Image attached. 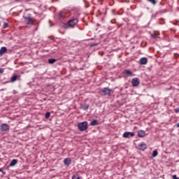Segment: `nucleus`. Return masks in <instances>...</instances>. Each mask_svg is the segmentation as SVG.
<instances>
[{
  "label": "nucleus",
  "instance_id": "obj_1",
  "mask_svg": "<svg viewBox=\"0 0 179 179\" xmlns=\"http://www.w3.org/2000/svg\"><path fill=\"white\" fill-rule=\"evenodd\" d=\"M87 124L88 123L87 121L78 122L77 124L78 131H80V132H85V131L87 129Z\"/></svg>",
  "mask_w": 179,
  "mask_h": 179
},
{
  "label": "nucleus",
  "instance_id": "obj_2",
  "mask_svg": "<svg viewBox=\"0 0 179 179\" xmlns=\"http://www.w3.org/2000/svg\"><path fill=\"white\" fill-rule=\"evenodd\" d=\"M23 18L24 19L25 22H27V24H33L34 22H36V19L31 17L30 15H24L23 16Z\"/></svg>",
  "mask_w": 179,
  "mask_h": 179
},
{
  "label": "nucleus",
  "instance_id": "obj_3",
  "mask_svg": "<svg viewBox=\"0 0 179 179\" xmlns=\"http://www.w3.org/2000/svg\"><path fill=\"white\" fill-rule=\"evenodd\" d=\"M78 19L77 18H74V19H71L70 20L68 21V24L70 27H75V26H76V24H78Z\"/></svg>",
  "mask_w": 179,
  "mask_h": 179
},
{
  "label": "nucleus",
  "instance_id": "obj_4",
  "mask_svg": "<svg viewBox=\"0 0 179 179\" xmlns=\"http://www.w3.org/2000/svg\"><path fill=\"white\" fill-rule=\"evenodd\" d=\"M101 93L103 96H110V94H111V90H110L108 87H105L101 91Z\"/></svg>",
  "mask_w": 179,
  "mask_h": 179
},
{
  "label": "nucleus",
  "instance_id": "obj_5",
  "mask_svg": "<svg viewBox=\"0 0 179 179\" xmlns=\"http://www.w3.org/2000/svg\"><path fill=\"white\" fill-rule=\"evenodd\" d=\"M141 83V80H139V78H134L131 80V85L134 87H136V86H139V84Z\"/></svg>",
  "mask_w": 179,
  "mask_h": 179
},
{
  "label": "nucleus",
  "instance_id": "obj_6",
  "mask_svg": "<svg viewBox=\"0 0 179 179\" xmlns=\"http://www.w3.org/2000/svg\"><path fill=\"white\" fill-rule=\"evenodd\" d=\"M9 125L8 124L6 123H3L1 125V131H2V132H6V131H9Z\"/></svg>",
  "mask_w": 179,
  "mask_h": 179
},
{
  "label": "nucleus",
  "instance_id": "obj_7",
  "mask_svg": "<svg viewBox=\"0 0 179 179\" xmlns=\"http://www.w3.org/2000/svg\"><path fill=\"white\" fill-rule=\"evenodd\" d=\"M139 64H140V65H146V64H148V58H146V57L141 58Z\"/></svg>",
  "mask_w": 179,
  "mask_h": 179
},
{
  "label": "nucleus",
  "instance_id": "obj_8",
  "mask_svg": "<svg viewBox=\"0 0 179 179\" xmlns=\"http://www.w3.org/2000/svg\"><path fill=\"white\" fill-rule=\"evenodd\" d=\"M64 163L66 166H71L72 161L71 160V158H66L64 160Z\"/></svg>",
  "mask_w": 179,
  "mask_h": 179
},
{
  "label": "nucleus",
  "instance_id": "obj_9",
  "mask_svg": "<svg viewBox=\"0 0 179 179\" xmlns=\"http://www.w3.org/2000/svg\"><path fill=\"white\" fill-rule=\"evenodd\" d=\"M146 148H147L146 143H141L138 145V148L140 149V150H145Z\"/></svg>",
  "mask_w": 179,
  "mask_h": 179
},
{
  "label": "nucleus",
  "instance_id": "obj_10",
  "mask_svg": "<svg viewBox=\"0 0 179 179\" xmlns=\"http://www.w3.org/2000/svg\"><path fill=\"white\" fill-rule=\"evenodd\" d=\"M145 135V131L139 130L138 131V136H139V138H144Z\"/></svg>",
  "mask_w": 179,
  "mask_h": 179
},
{
  "label": "nucleus",
  "instance_id": "obj_11",
  "mask_svg": "<svg viewBox=\"0 0 179 179\" xmlns=\"http://www.w3.org/2000/svg\"><path fill=\"white\" fill-rule=\"evenodd\" d=\"M6 51H8L6 47H1L0 49V55H3V54H6Z\"/></svg>",
  "mask_w": 179,
  "mask_h": 179
},
{
  "label": "nucleus",
  "instance_id": "obj_12",
  "mask_svg": "<svg viewBox=\"0 0 179 179\" xmlns=\"http://www.w3.org/2000/svg\"><path fill=\"white\" fill-rule=\"evenodd\" d=\"M90 125L92 127H94L96 125H99V121L97 120H93L91 122H90Z\"/></svg>",
  "mask_w": 179,
  "mask_h": 179
},
{
  "label": "nucleus",
  "instance_id": "obj_13",
  "mask_svg": "<svg viewBox=\"0 0 179 179\" xmlns=\"http://www.w3.org/2000/svg\"><path fill=\"white\" fill-rule=\"evenodd\" d=\"M16 164H17V159H13L10 163V167H13V166H16Z\"/></svg>",
  "mask_w": 179,
  "mask_h": 179
},
{
  "label": "nucleus",
  "instance_id": "obj_14",
  "mask_svg": "<svg viewBox=\"0 0 179 179\" xmlns=\"http://www.w3.org/2000/svg\"><path fill=\"white\" fill-rule=\"evenodd\" d=\"M124 73L125 75H127V76H133L132 71H129V70H125V71H124Z\"/></svg>",
  "mask_w": 179,
  "mask_h": 179
},
{
  "label": "nucleus",
  "instance_id": "obj_15",
  "mask_svg": "<svg viewBox=\"0 0 179 179\" xmlns=\"http://www.w3.org/2000/svg\"><path fill=\"white\" fill-rule=\"evenodd\" d=\"M123 138H129V131H126L123 134Z\"/></svg>",
  "mask_w": 179,
  "mask_h": 179
},
{
  "label": "nucleus",
  "instance_id": "obj_16",
  "mask_svg": "<svg viewBox=\"0 0 179 179\" xmlns=\"http://www.w3.org/2000/svg\"><path fill=\"white\" fill-rule=\"evenodd\" d=\"M17 80V76H13L11 77V82H16V80Z\"/></svg>",
  "mask_w": 179,
  "mask_h": 179
},
{
  "label": "nucleus",
  "instance_id": "obj_17",
  "mask_svg": "<svg viewBox=\"0 0 179 179\" xmlns=\"http://www.w3.org/2000/svg\"><path fill=\"white\" fill-rule=\"evenodd\" d=\"M57 59H48V63L49 64H54V62H56Z\"/></svg>",
  "mask_w": 179,
  "mask_h": 179
},
{
  "label": "nucleus",
  "instance_id": "obj_18",
  "mask_svg": "<svg viewBox=\"0 0 179 179\" xmlns=\"http://www.w3.org/2000/svg\"><path fill=\"white\" fill-rule=\"evenodd\" d=\"M157 155H158V152H157V150H155L152 152V157H156V156H157Z\"/></svg>",
  "mask_w": 179,
  "mask_h": 179
},
{
  "label": "nucleus",
  "instance_id": "obj_19",
  "mask_svg": "<svg viewBox=\"0 0 179 179\" xmlns=\"http://www.w3.org/2000/svg\"><path fill=\"white\" fill-rule=\"evenodd\" d=\"M50 115H51V113L50 112H47L45 115V117L50 118Z\"/></svg>",
  "mask_w": 179,
  "mask_h": 179
},
{
  "label": "nucleus",
  "instance_id": "obj_20",
  "mask_svg": "<svg viewBox=\"0 0 179 179\" xmlns=\"http://www.w3.org/2000/svg\"><path fill=\"white\" fill-rule=\"evenodd\" d=\"M148 2H151L152 5H156V0H148Z\"/></svg>",
  "mask_w": 179,
  "mask_h": 179
},
{
  "label": "nucleus",
  "instance_id": "obj_21",
  "mask_svg": "<svg viewBox=\"0 0 179 179\" xmlns=\"http://www.w3.org/2000/svg\"><path fill=\"white\" fill-rule=\"evenodd\" d=\"M80 178L78 175H73L72 179H80Z\"/></svg>",
  "mask_w": 179,
  "mask_h": 179
},
{
  "label": "nucleus",
  "instance_id": "obj_22",
  "mask_svg": "<svg viewBox=\"0 0 179 179\" xmlns=\"http://www.w3.org/2000/svg\"><path fill=\"white\" fill-rule=\"evenodd\" d=\"M152 38H157V36H159L157 34H153L151 35Z\"/></svg>",
  "mask_w": 179,
  "mask_h": 179
},
{
  "label": "nucleus",
  "instance_id": "obj_23",
  "mask_svg": "<svg viewBox=\"0 0 179 179\" xmlns=\"http://www.w3.org/2000/svg\"><path fill=\"white\" fill-rule=\"evenodd\" d=\"M172 178L173 179H179V178L177 177V175H173Z\"/></svg>",
  "mask_w": 179,
  "mask_h": 179
},
{
  "label": "nucleus",
  "instance_id": "obj_24",
  "mask_svg": "<svg viewBox=\"0 0 179 179\" xmlns=\"http://www.w3.org/2000/svg\"><path fill=\"white\" fill-rule=\"evenodd\" d=\"M129 136H135V133L129 132Z\"/></svg>",
  "mask_w": 179,
  "mask_h": 179
},
{
  "label": "nucleus",
  "instance_id": "obj_25",
  "mask_svg": "<svg viewBox=\"0 0 179 179\" xmlns=\"http://www.w3.org/2000/svg\"><path fill=\"white\" fill-rule=\"evenodd\" d=\"M8 27V23H4L3 28L6 29Z\"/></svg>",
  "mask_w": 179,
  "mask_h": 179
},
{
  "label": "nucleus",
  "instance_id": "obj_26",
  "mask_svg": "<svg viewBox=\"0 0 179 179\" xmlns=\"http://www.w3.org/2000/svg\"><path fill=\"white\" fill-rule=\"evenodd\" d=\"M87 108H89V105H85L84 110H87Z\"/></svg>",
  "mask_w": 179,
  "mask_h": 179
},
{
  "label": "nucleus",
  "instance_id": "obj_27",
  "mask_svg": "<svg viewBox=\"0 0 179 179\" xmlns=\"http://www.w3.org/2000/svg\"><path fill=\"white\" fill-rule=\"evenodd\" d=\"M175 112H176V113H179V108H176V109H175Z\"/></svg>",
  "mask_w": 179,
  "mask_h": 179
},
{
  "label": "nucleus",
  "instance_id": "obj_28",
  "mask_svg": "<svg viewBox=\"0 0 179 179\" xmlns=\"http://www.w3.org/2000/svg\"><path fill=\"white\" fill-rule=\"evenodd\" d=\"M3 69H0V73H3Z\"/></svg>",
  "mask_w": 179,
  "mask_h": 179
},
{
  "label": "nucleus",
  "instance_id": "obj_29",
  "mask_svg": "<svg viewBox=\"0 0 179 179\" xmlns=\"http://www.w3.org/2000/svg\"><path fill=\"white\" fill-rule=\"evenodd\" d=\"M176 127L179 128V122L176 124Z\"/></svg>",
  "mask_w": 179,
  "mask_h": 179
}]
</instances>
